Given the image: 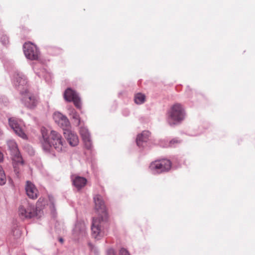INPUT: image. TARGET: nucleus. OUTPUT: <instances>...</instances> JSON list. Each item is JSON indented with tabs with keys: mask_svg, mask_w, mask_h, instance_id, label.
Returning <instances> with one entry per match:
<instances>
[{
	"mask_svg": "<svg viewBox=\"0 0 255 255\" xmlns=\"http://www.w3.org/2000/svg\"><path fill=\"white\" fill-rule=\"evenodd\" d=\"M107 255H115V251L113 249H109L107 252Z\"/></svg>",
	"mask_w": 255,
	"mask_h": 255,
	"instance_id": "28",
	"label": "nucleus"
},
{
	"mask_svg": "<svg viewBox=\"0 0 255 255\" xmlns=\"http://www.w3.org/2000/svg\"><path fill=\"white\" fill-rule=\"evenodd\" d=\"M50 211V214L52 217L55 219L57 217V212L55 207L54 199L53 197L49 196V211Z\"/></svg>",
	"mask_w": 255,
	"mask_h": 255,
	"instance_id": "21",
	"label": "nucleus"
},
{
	"mask_svg": "<svg viewBox=\"0 0 255 255\" xmlns=\"http://www.w3.org/2000/svg\"><path fill=\"white\" fill-rule=\"evenodd\" d=\"M87 182V179L83 177L79 176L72 177L73 184L78 190L84 187L86 185Z\"/></svg>",
	"mask_w": 255,
	"mask_h": 255,
	"instance_id": "17",
	"label": "nucleus"
},
{
	"mask_svg": "<svg viewBox=\"0 0 255 255\" xmlns=\"http://www.w3.org/2000/svg\"><path fill=\"white\" fill-rule=\"evenodd\" d=\"M41 137L40 138V142L43 150L48 151V133L46 128L42 127L41 128Z\"/></svg>",
	"mask_w": 255,
	"mask_h": 255,
	"instance_id": "18",
	"label": "nucleus"
},
{
	"mask_svg": "<svg viewBox=\"0 0 255 255\" xmlns=\"http://www.w3.org/2000/svg\"><path fill=\"white\" fill-rule=\"evenodd\" d=\"M6 182V177L2 167L0 165V185H3Z\"/></svg>",
	"mask_w": 255,
	"mask_h": 255,
	"instance_id": "24",
	"label": "nucleus"
},
{
	"mask_svg": "<svg viewBox=\"0 0 255 255\" xmlns=\"http://www.w3.org/2000/svg\"><path fill=\"white\" fill-rule=\"evenodd\" d=\"M43 201V199H42L41 198H39L37 202V205H38L40 203L42 202Z\"/></svg>",
	"mask_w": 255,
	"mask_h": 255,
	"instance_id": "30",
	"label": "nucleus"
},
{
	"mask_svg": "<svg viewBox=\"0 0 255 255\" xmlns=\"http://www.w3.org/2000/svg\"><path fill=\"white\" fill-rule=\"evenodd\" d=\"M64 97L68 102H73L78 109L81 107V100L78 94L70 88H68L64 92Z\"/></svg>",
	"mask_w": 255,
	"mask_h": 255,
	"instance_id": "9",
	"label": "nucleus"
},
{
	"mask_svg": "<svg viewBox=\"0 0 255 255\" xmlns=\"http://www.w3.org/2000/svg\"><path fill=\"white\" fill-rule=\"evenodd\" d=\"M185 118V112L180 104L173 105L167 113V121L171 126L178 124Z\"/></svg>",
	"mask_w": 255,
	"mask_h": 255,
	"instance_id": "2",
	"label": "nucleus"
},
{
	"mask_svg": "<svg viewBox=\"0 0 255 255\" xmlns=\"http://www.w3.org/2000/svg\"><path fill=\"white\" fill-rule=\"evenodd\" d=\"M145 97L144 95L141 93H137L135 95L134 102L137 104H141L145 101Z\"/></svg>",
	"mask_w": 255,
	"mask_h": 255,
	"instance_id": "23",
	"label": "nucleus"
},
{
	"mask_svg": "<svg viewBox=\"0 0 255 255\" xmlns=\"http://www.w3.org/2000/svg\"><path fill=\"white\" fill-rule=\"evenodd\" d=\"M23 51L25 57L31 60L38 59L39 51L37 46L31 42H25L23 46Z\"/></svg>",
	"mask_w": 255,
	"mask_h": 255,
	"instance_id": "4",
	"label": "nucleus"
},
{
	"mask_svg": "<svg viewBox=\"0 0 255 255\" xmlns=\"http://www.w3.org/2000/svg\"><path fill=\"white\" fill-rule=\"evenodd\" d=\"M69 115L74 120V123L77 125L80 124V118L77 112L73 108L68 109Z\"/></svg>",
	"mask_w": 255,
	"mask_h": 255,
	"instance_id": "20",
	"label": "nucleus"
},
{
	"mask_svg": "<svg viewBox=\"0 0 255 255\" xmlns=\"http://www.w3.org/2000/svg\"><path fill=\"white\" fill-rule=\"evenodd\" d=\"M3 154L1 152V151L0 150V162L2 161H3Z\"/></svg>",
	"mask_w": 255,
	"mask_h": 255,
	"instance_id": "29",
	"label": "nucleus"
},
{
	"mask_svg": "<svg viewBox=\"0 0 255 255\" xmlns=\"http://www.w3.org/2000/svg\"><path fill=\"white\" fill-rule=\"evenodd\" d=\"M94 200L95 204L96 210L99 213H101L103 214V216L101 218H93L91 226L92 235L93 237L97 240H99L102 237L101 221H103L105 219L107 218V213L104 202L101 196L96 195L94 197Z\"/></svg>",
	"mask_w": 255,
	"mask_h": 255,
	"instance_id": "1",
	"label": "nucleus"
},
{
	"mask_svg": "<svg viewBox=\"0 0 255 255\" xmlns=\"http://www.w3.org/2000/svg\"><path fill=\"white\" fill-rule=\"evenodd\" d=\"M8 42V40H7V38L6 37H4V42H3V43L4 44H6L7 42Z\"/></svg>",
	"mask_w": 255,
	"mask_h": 255,
	"instance_id": "31",
	"label": "nucleus"
},
{
	"mask_svg": "<svg viewBox=\"0 0 255 255\" xmlns=\"http://www.w3.org/2000/svg\"><path fill=\"white\" fill-rule=\"evenodd\" d=\"M53 119L56 123L62 128L64 131L69 130L70 123L68 118L59 112H55L53 115Z\"/></svg>",
	"mask_w": 255,
	"mask_h": 255,
	"instance_id": "11",
	"label": "nucleus"
},
{
	"mask_svg": "<svg viewBox=\"0 0 255 255\" xmlns=\"http://www.w3.org/2000/svg\"><path fill=\"white\" fill-rule=\"evenodd\" d=\"M19 217L22 219H30L36 215V212L34 206L28 204L26 206H20L18 209Z\"/></svg>",
	"mask_w": 255,
	"mask_h": 255,
	"instance_id": "8",
	"label": "nucleus"
},
{
	"mask_svg": "<svg viewBox=\"0 0 255 255\" xmlns=\"http://www.w3.org/2000/svg\"><path fill=\"white\" fill-rule=\"evenodd\" d=\"M22 102L24 105L29 109H33L36 107L38 103V98L33 94L29 93L27 90L23 92Z\"/></svg>",
	"mask_w": 255,
	"mask_h": 255,
	"instance_id": "6",
	"label": "nucleus"
},
{
	"mask_svg": "<svg viewBox=\"0 0 255 255\" xmlns=\"http://www.w3.org/2000/svg\"><path fill=\"white\" fill-rule=\"evenodd\" d=\"M180 143V141L178 140L177 139H173L171 140L170 141L169 143L163 145L164 147H168V146H172L173 144L175 143Z\"/></svg>",
	"mask_w": 255,
	"mask_h": 255,
	"instance_id": "26",
	"label": "nucleus"
},
{
	"mask_svg": "<svg viewBox=\"0 0 255 255\" xmlns=\"http://www.w3.org/2000/svg\"><path fill=\"white\" fill-rule=\"evenodd\" d=\"M2 134V130L0 129V136Z\"/></svg>",
	"mask_w": 255,
	"mask_h": 255,
	"instance_id": "33",
	"label": "nucleus"
},
{
	"mask_svg": "<svg viewBox=\"0 0 255 255\" xmlns=\"http://www.w3.org/2000/svg\"><path fill=\"white\" fill-rule=\"evenodd\" d=\"M87 228L83 222H77L73 230V235L75 238L79 239L86 236Z\"/></svg>",
	"mask_w": 255,
	"mask_h": 255,
	"instance_id": "12",
	"label": "nucleus"
},
{
	"mask_svg": "<svg viewBox=\"0 0 255 255\" xmlns=\"http://www.w3.org/2000/svg\"><path fill=\"white\" fill-rule=\"evenodd\" d=\"M150 135L148 131H143L141 133L138 134L136 138V144L139 147L143 146V143L146 142Z\"/></svg>",
	"mask_w": 255,
	"mask_h": 255,
	"instance_id": "19",
	"label": "nucleus"
},
{
	"mask_svg": "<svg viewBox=\"0 0 255 255\" xmlns=\"http://www.w3.org/2000/svg\"><path fill=\"white\" fill-rule=\"evenodd\" d=\"M171 166V163L169 160L163 159L151 163L149 169L152 173L157 174L168 171Z\"/></svg>",
	"mask_w": 255,
	"mask_h": 255,
	"instance_id": "3",
	"label": "nucleus"
},
{
	"mask_svg": "<svg viewBox=\"0 0 255 255\" xmlns=\"http://www.w3.org/2000/svg\"><path fill=\"white\" fill-rule=\"evenodd\" d=\"M9 125L14 132L23 139H26L27 135L22 128V122L14 118H10L8 119Z\"/></svg>",
	"mask_w": 255,
	"mask_h": 255,
	"instance_id": "7",
	"label": "nucleus"
},
{
	"mask_svg": "<svg viewBox=\"0 0 255 255\" xmlns=\"http://www.w3.org/2000/svg\"><path fill=\"white\" fill-rule=\"evenodd\" d=\"M25 190L27 196L31 199H36L38 196L39 192L35 185L29 181L26 182Z\"/></svg>",
	"mask_w": 255,
	"mask_h": 255,
	"instance_id": "13",
	"label": "nucleus"
},
{
	"mask_svg": "<svg viewBox=\"0 0 255 255\" xmlns=\"http://www.w3.org/2000/svg\"><path fill=\"white\" fill-rule=\"evenodd\" d=\"M119 255H130L126 249H125L124 248H122L120 250Z\"/></svg>",
	"mask_w": 255,
	"mask_h": 255,
	"instance_id": "27",
	"label": "nucleus"
},
{
	"mask_svg": "<svg viewBox=\"0 0 255 255\" xmlns=\"http://www.w3.org/2000/svg\"><path fill=\"white\" fill-rule=\"evenodd\" d=\"M27 80L24 75L22 73L18 72L15 76V85L19 90L21 94H23V92L27 89Z\"/></svg>",
	"mask_w": 255,
	"mask_h": 255,
	"instance_id": "10",
	"label": "nucleus"
},
{
	"mask_svg": "<svg viewBox=\"0 0 255 255\" xmlns=\"http://www.w3.org/2000/svg\"><path fill=\"white\" fill-rule=\"evenodd\" d=\"M12 234L15 238H18L21 235L20 231L17 228H15L12 230Z\"/></svg>",
	"mask_w": 255,
	"mask_h": 255,
	"instance_id": "25",
	"label": "nucleus"
},
{
	"mask_svg": "<svg viewBox=\"0 0 255 255\" xmlns=\"http://www.w3.org/2000/svg\"><path fill=\"white\" fill-rule=\"evenodd\" d=\"M80 133L86 147L90 149L92 147V140L88 129L86 128L81 127L80 129Z\"/></svg>",
	"mask_w": 255,
	"mask_h": 255,
	"instance_id": "16",
	"label": "nucleus"
},
{
	"mask_svg": "<svg viewBox=\"0 0 255 255\" xmlns=\"http://www.w3.org/2000/svg\"><path fill=\"white\" fill-rule=\"evenodd\" d=\"M65 138L67 139L69 144L72 146H75L79 143V139L77 135L71 130H66L63 131Z\"/></svg>",
	"mask_w": 255,
	"mask_h": 255,
	"instance_id": "15",
	"label": "nucleus"
},
{
	"mask_svg": "<svg viewBox=\"0 0 255 255\" xmlns=\"http://www.w3.org/2000/svg\"><path fill=\"white\" fill-rule=\"evenodd\" d=\"M9 150L10 151L11 155L13 154H17L19 152L16 143L12 140H8L7 142Z\"/></svg>",
	"mask_w": 255,
	"mask_h": 255,
	"instance_id": "22",
	"label": "nucleus"
},
{
	"mask_svg": "<svg viewBox=\"0 0 255 255\" xmlns=\"http://www.w3.org/2000/svg\"><path fill=\"white\" fill-rule=\"evenodd\" d=\"M49 146L53 147L58 151L62 150L63 142L62 136L57 131L52 130L49 135Z\"/></svg>",
	"mask_w": 255,
	"mask_h": 255,
	"instance_id": "5",
	"label": "nucleus"
},
{
	"mask_svg": "<svg viewBox=\"0 0 255 255\" xmlns=\"http://www.w3.org/2000/svg\"><path fill=\"white\" fill-rule=\"evenodd\" d=\"M11 155L14 171L18 175L20 171V167L24 164V161L20 152H18L17 154H13Z\"/></svg>",
	"mask_w": 255,
	"mask_h": 255,
	"instance_id": "14",
	"label": "nucleus"
},
{
	"mask_svg": "<svg viewBox=\"0 0 255 255\" xmlns=\"http://www.w3.org/2000/svg\"><path fill=\"white\" fill-rule=\"evenodd\" d=\"M59 241L61 243V244H63V242H64V240L62 238H60L59 239Z\"/></svg>",
	"mask_w": 255,
	"mask_h": 255,
	"instance_id": "32",
	"label": "nucleus"
}]
</instances>
